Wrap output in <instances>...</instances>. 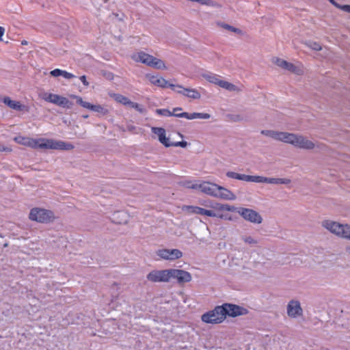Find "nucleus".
<instances>
[{
	"instance_id": "obj_1",
	"label": "nucleus",
	"mask_w": 350,
	"mask_h": 350,
	"mask_svg": "<svg viewBox=\"0 0 350 350\" xmlns=\"http://www.w3.org/2000/svg\"><path fill=\"white\" fill-rule=\"evenodd\" d=\"M226 176L228 178H234L237 180H244L247 182L254 183H265L269 184L280 185L284 184L288 185L291 183V180L288 178H268L260 176H250L246 174H238L234 172H228Z\"/></svg>"
},
{
	"instance_id": "obj_2",
	"label": "nucleus",
	"mask_w": 350,
	"mask_h": 350,
	"mask_svg": "<svg viewBox=\"0 0 350 350\" xmlns=\"http://www.w3.org/2000/svg\"><path fill=\"white\" fill-rule=\"evenodd\" d=\"M31 146L40 149H55V150H72L75 146L71 143L65 142L61 140L39 139L33 140Z\"/></svg>"
},
{
	"instance_id": "obj_3",
	"label": "nucleus",
	"mask_w": 350,
	"mask_h": 350,
	"mask_svg": "<svg viewBox=\"0 0 350 350\" xmlns=\"http://www.w3.org/2000/svg\"><path fill=\"white\" fill-rule=\"evenodd\" d=\"M29 218L39 223L48 224L53 221L55 215L53 211L41 208H33Z\"/></svg>"
},
{
	"instance_id": "obj_4",
	"label": "nucleus",
	"mask_w": 350,
	"mask_h": 350,
	"mask_svg": "<svg viewBox=\"0 0 350 350\" xmlns=\"http://www.w3.org/2000/svg\"><path fill=\"white\" fill-rule=\"evenodd\" d=\"M223 317L230 316L235 317L240 315L246 314L248 310L241 306L232 304H224L222 306H219V309ZM222 317V316H221Z\"/></svg>"
},
{
	"instance_id": "obj_5",
	"label": "nucleus",
	"mask_w": 350,
	"mask_h": 350,
	"mask_svg": "<svg viewBox=\"0 0 350 350\" xmlns=\"http://www.w3.org/2000/svg\"><path fill=\"white\" fill-rule=\"evenodd\" d=\"M202 77L208 82L216 84L219 87L226 89L228 91H239V88L235 85L228 81L220 79V76L217 75L213 73L203 74Z\"/></svg>"
},
{
	"instance_id": "obj_6",
	"label": "nucleus",
	"mask_w": 350,
	"mask_h": 350,
	"mask_svg": "<svg viewBox=\"0 0 350 350\" xmlns=\"http://www.w3.org/2000/svg\"><path fill=\"white\" fill-rule=\"evenodd\" d=\"M152 282H167L171 278V269L164 270H152L146 276Z\"/></svg>"
},
{
	"instance_id": "obj_7",
	"label": "nucleus",
	"mask_w": 350,
	"mask_h": 350,
	"mask_svg": "<svg viewBox=\"0 0 350 350\" xmlns=\"http://www.w3.org/2000/svg\"><path fill=\"white\" fill-rule=\"evenodd\" d=\"M238 213L247 221L254 224H261L262 218L256 211L247 208H241Z\"/></svg>"
},
{
	"instance_id": "obj_8",
	"label": "nucleus",
	"mask_w": 350,
	"mask_h": 350,
	"mask_svg": "<svg viewBox=\"0 0 350 350\" xmlns=\"http://www.w3.org/2000/svg\"><path fill=\"white\" fill-rule=\"evenodd\" d=\"M219 306H217L212 311H209L202 316V320L207 323H219L222 322L226 317H221V313L218 310Z\"/></svg>"
},
{
	"instance_id": "obj_9",
	"label": "nucleus",
	"mask_w": 350,
	"mask_h": 350,
	"mask_svg": "<svg viewBox=\"0 0 350 350\" xmlns=\"http://www.w3.org/2000/svg\"><path fill=\"white\" fill-rule=\"evenodd\" d=\"M286 309L287 314L289 317L296 318L303 314V309L301 307L300 302L297 300H291L287 305Z\"/></svg>"
},
{
	"instance_id": "obj_10",
	"label": "nucleus",
	"mask_w": 350,
	"mask_h": 350,
	"mask_svg": "<svg viewBox=\"0 0 350 350\" xmlns=\"http://www.w3.org/2000/svg\"><path fill=\"white\" fill-rule=\"evenodd\" d=\"M192 189H199L203 193L215 196L218 191V185L216 184L211 183L209 182H204L202 184H196L191 185Z\"/></svg>"
},
{
	"instance_id": "obj_11",
	"label": "nucleus",
	"mask_w": 350,
	"mask_h": 350,
	"mask_svg": "<svg viewBox=\"0 0 350 350\" xmlns=\"http://www.w3.org/2000/svg\"><path fill=\"white\" fill-rule=\"evenodd\" d=\"M322 226L329 230L332 234L340 237L344 224L332 220H324L322 221Z\"/></svg>"
},
{
	"instance_id": "obj_12",
	"label": "nucleus",
	"mask_w": 350,
	"mask_h": 350,
	"mask_svg": "<svg viewBox=\"0 0 350 350\" xmlns=\"http://www.w3.org/2000/svg\"><path fill=\"white\" fill-rule=\"evenodd\" d=\"M171 278H176L178 284H184L191 280V275L183 269H171Z\"/></svg>"
},
{
	"instance_id": "obj_13",
	"label": "nucleus",
	"mask_w": 350,
	"mask_h": 350,
	"mask_svg": "<svg viewBox=\"0 0 350 350\" xmlns=\"http://www.w3.org/2000/svg\"><path fill=\"white\" fill-rule=\"evenodd\" d=\"M275 63L280 68L288 70L292 73L298 75L302 73V70L299 66H297L292 63L288 62L284 59L277 58Z\"/></svg>"
},
{
	"instance_id": "obj_14",
	"label": "nucleus",
	"mask_w": 350,
	"mask_h": 350,
	"mask_svg": "<svg viewBox=\"0 0 350 350\" xmlns=\"http://www.w3.org/2000/svg\"><path fill=\"white\" fill-rule=\"evenodd\" d=\"M294 146L306 150H312L314 148V144L312 141L299 135H297Z\"/></svg>"
},
{
	"instance_id": "obj_15",
	"label": "nucleus",
	"mask_w": 350,
	"mask_h": 350,
	"mask_svg": "<svg viewBox=\"0 0 350 350\" xmlns=\"http://www.w3.org/2000/svg\"><path fill=\"white\" fill-rule=\"evenodd\" d=\"M176 87L183 89V90L177 91L178 93L183 94L188 98L193 99L200 98V93L196 89L185 88L182 85H177Z\"/></svg>"
},
{
	"instance_id": "obj_16",
	"label": "nucleus",
	"mask_w": 350,
	"mask_h": 350,
	"mask_svg": "<svg viewBox=\"0 0 350 350\" xmlns=\"http://www.w3.org/2000/svg\"><path fill=\"white\" fill-rule=\"evenodd\" d=\"M175 117L185 118L189 120H193L195 118L208 119L211 117L209 113H197L193 112L191 113L187 112H183L175 115Z\"/></svg>"
},
{
	"instance_id": "obj_17",
	"label": "nucleus",
	"mask_w": 350,
	"mask_h": 350,
	"mask_svg": "<svg viewBox=\"0 0 350 350\" xmlns=\"http://www.w3.org/2000/svg\"><path fill=\"white\" fill-rule=\"evenodd\" d=\"M3 103L8 105L11 109L17 110V111H28L27 107L21 104L18 101H14L10 99V97H5L3 98Z\"/></svg>"
},
{
	"instance_id": "obj_18",
	"label": "nucleus",
	"mask_w": 350,
	"mask_h": 350,
	"mask_svg": "<svg viewBox=\"0 0 350 350\" xmlns=\"http://www.w3.org/2000/svg\"><path fill=\"white\" fill-rule=\"evenodd\" d=\"M150 81L151 83L161 88L170 87L172 90H174V88L176 87V85L168 83V81L163 77L158 78L155 76H151L150 77Z\"/></svg>"
},
{
	"instance_id": "obj_19",
	"label": "nucleus",
	"mask_w": 350,
	"mask_h": 350,
	"mask_svg": "<svg viewBox=\"0 0 350 350\" xmlns=\"http://www.w3.org/2000/svg\"><path fill=\"white\" fill-rule=\"evenodd\" d=\"M42 98L47 102L61 107V102L63 101L64 97L51 93H44L42 96Z\"/></svg>"
},
{
	"instance_id": "obj_20",
	"label": "nucleus",
	"mask_w": 350,
	"mask_h": 350,
	"mask_svg": "<svg viewBox=\"0 0 350 350\" xmlns=\"http://www.w3.org/2000/svg\"><path fill=\"white\" fill-rule=\"evenodd\" d=\"M215 197H219L224 200H234L236 196L230 190L218 185V191Z\"/></svg>"
},
{
	"instance_id": "obj_21",
	"label": "nucleus",
	"mask_w": 350,
	"mask_h": 350,
	"mask_svg": "<svg viewBox=\"0 0 350 350\" xmlns=\"http://www.w3.org/2000/svg\"><path fill=\"white\" fill-rule=\"evenodd\" d=\"M297 135L287 132H280L279 141L291 144L294 146Z\"/></svg>"
},
{
	"instance_id": "obj_22",
	"label": "nucleus",
	"mask_w": 350,
	"mask_h": 350,
	"mask_svg": "<svg viewBox=\"0 0 350 350\" xmlns=\"http://www.w3.org/2000/svg\"><path fill=\"white\" fill-rule=\"evenodd\" d=\"M154 57V56L149 55L144 51H140L137 53L135 60L149 66L151 61L153 60Z\"/></svg>"
},
{
	"instance_id": "obj_23",
	"label": "nucleus",
	"mask_w": 350,
	"mask_h": 350,
	"mask_svg": "<svg viewBox=\"0 0 350 350\" xmlns=\"http://www.w3.org/2000/svg\"><path fill=\"white\" fill-rule=\"evenodd\" d=\"M88 109L97 112L101 116H105L109 113L108 109H105L100 105H92L90 103Z\"/></svg>"
},
{
	"instance_id": "obj_24",
	"label": "nucleus",
	"mask_w": 350,
	"mask_h": 350,
	"mask_svg": "<svg viewBox=\"0 0 350 350\" xmlns=\"http://www.w3.org/2000/svg\"><path fill=\"white\" fill-rule=\"evenodd\" d=\"M150 67L157 68V69H161L165 70L166 69V66L165 65V63L161 59H157L156 57H154L153 60L151 61L150 65L148 66Z\"/></svg>"
},
{
	"instance_id": "obj_25",
	"label": "nucleus",
	"mask_w": 350,
	"mask_h": 350,
	"mask_svg": "<svg viewBox=\"0 0 350 350\" xmlns=\"http://www.w3.org/2000/svg\"><path fill=\"white\" fill-rule=\"evenodd\" d=\"M261 134L279 141L280 132L273 130H262Z\"/></svg>"
},
{
	"instance_id": "obj_26",
	"label": "nucleus",
	"mask_w": 350,
	"mask_h": 350,
	"mask_svg": "<svg viewBox=\"0 0 350 350\" xmlns=\"http://www.w3.org/2000/svg\"><path fill=\"white\" fill-rule=\"evenodd\" d=\"M241 240L243 241L245 243L250 245L251 247H257L259 243L257 239H254L252 236L250 235L242 236Z\"/></svg>"
},
{
	"instance_id": "obj_27",
	"label": "nucleus",
	"mask_w": 350,
	"mask_h": 350,
	"mask_svg": "<svg viewBox=\"0 0 350 350\" xmlns=\"http://www.w3.org/2000/svg\"><path fill=\"white\" fill-rule=\"evenodd\" d=\"M194 214L201 215H206L208 217L216 216V213L214 211H211V210H206L205 208H201L199 206H196V210H195Z\"/></svg>"
},
{
	"instance_id": "obj_28",
	"label": "nucleus",
	"mask_w": 350,
	"mask_h": 350,
	"mask_svg": "<svg viewBox=\"0 0 350 350\" xmlns=\"http://www.w3.org/2000/svg\"><path fill=\"white\" fill-rule=\"evenodd\" d=\"M152 131L159 137V142L165 141V130L161 127H152Z\"/></svg>"
},
{
	"instance_id": "obj_29",
	"label": "nucleus",
	"mask_w": 350,
	"mask_h": 350,
	"mask_svg": "<svg viewBox=\"0 0 350 350\" xmlns=\"http://www.w3.org/2000/svg\"><path fill=\"white\" fill-rule=\"evenodd\" d=\"M183 256V252L178 250V249H172L170 250V254L168 260H174L178 259Z\"/></svg>"
},
{
	"instance_id": "obj_30",
	"label": "nucleus",
	"mask_w": 350,
	"mask_h": 350,
	"mask_svg": "<svg viewBox=\"0 0 350 350\" xmlns=\"http://www.w3.org/2000/svg\"><path fill=\"white\" fill-rule=\"evenodd\" d=\"M217 25L219 27H221L226 30H228L230 31L234 32L237 34H242V31L240 29L232 27L228 24H226L224 23H218Z\"/></svg>"
},
{
	"instance_id": "obj_31",
	"label": "nucleus",
	"mask_w": 350,
	"mask_h": 350,
	"mask_svg": "<svg viewBox=\"0 0 350 350\" xmlns=\"http://www.w3.org/2000/svg\"><path fill=\"white\" fill-rule=\"evenodd\" d=\"M214 208L221 211H230L234 212L236 210V208L233 206H230L228 204H216L215 206H213Z\"/></svg>"
},
{
	"instance_id": "obj_32",
	"label": "nucleus",
	"mask_w": 350,
	"mask_h": 350,
	"mask_svg": "<svg viewBox=\"0 0 350 350\" xmlns=\"http://www.w3.org/2000/svg\"><path fill=\"white\" fill-rule=\"evenodd\" d=\"M340 237L342 239L350 240V225L345 224L342 228Z\"/></svg>"
},
{
	"instance_id": "obj_33",
	"label": "nucleus",
	"mask_w": 350,
	"mask_h": 350,
	"mask_svg": "<svg viewBox=\"0 0 350 350\" xmlns=\"http://www.w3.org/2000/svg\"><path fill=\"white\" fill-rule=\"evenodd\" d=\"M226 118L228 121L237 122H241L243 120V118L241 115L239 114H232L229 113L226 115Z\"/></svg>"
},
{
	"instance_id": "obj_34",
	"label": "nucleus",
	"mask_w": 350,
	"mask_h": 350,
	"mask_svg": "<svg viewBox=\"0 0 350 350\" xmlns=\"http://www.w3.org/2000/svg\"><path fill=\"white\" fill-rule=\"evenodd\" d=\"M70 97L74 99H76L77 103L79 104V105H81V107L88 109L90 103L83 100L81 97L77 96V95H70Z\"/></svg>"
},
{
	"instance_id": "obj_35",
	"label": "nucleus",
	"mask_w": 350,
	"mask_h": 350,
	"mask_svg": "<svg viewBox=\"0 0 350 350\" xmlns=\"http://www.w3.org/2000/svg\"><path fill=\"white\" fill-rule=\"evenodd\" d=\"M156 253L161 258L168 260L170 249H161L157 250Z\"/></svg>"
},
{
	"instance_id": "obj_36",
	"label": "nucleus",
	"mask_w": 350,
	"mask_h": 350,
	"mask_svg": "<svg viewBox=\"0 0 350 350\" xmlns=\"http://www.w3.org/2000/svg\"><path fill=\"white\" fill-rule=\"evenodd\" d=\"M156 113L160 116H175L176 113L174 112H171L168 109H158L156 110Z\"/></svg>"
},
{
	"instance_id": "obj_37",
	"label": "nucleus",
	"mask_w": 350,
	"mask_h": 350,
	"mask_svg": "<svg viewBox=\"0 0 350 350\" xmlns=\"http://www.w3.org/2000/svg\"><path fill=\"white\" fill-rule=\"evenodd\" d=\"M72 105L73 103L66 97H64L63 101L61 102V107L66 109H71Z\"/></svg>"
},
{
	"instance_id": "obj_38",
	"label": "nucleus",
	"mask_w": 350,
	"mask_h": 350,
	"mask_svg": "<svg viewBox=\"0 0 350 350\" xmlns=\"http://www.w3.org/2000/svg\"><path fill=\"white\" fill-rule=\"evenodd\" d=\"M183 211L187 212L189 214H194L196 206H189V205H184L182 207Z\"/></svg>"
},
{
	"instance_id": "obj_39",
	"label": "nucleus",
	"mask_w": 350,
	"mask_h": 350,
	"mask_svg": "<svg viewBox=\"0 0 350 350\" xmlns=\"http://www.w3.org/2000/svg\"><path fill=\"white\" fill-rule=\"evenodd\" d=\"M308 46L313 50L314 51H320L321 50V46L320 45L319 43L318 42H310Z\"/></svg>"
},
{
	"instance_id": "obj_40",
	"label": "nucleus",
	"mask_w": 350,
	"mask_h": 350,
	"mask_svg": "<svg viewBox=\"0 0 350 350\" xmlns=\"http://www.w3.org/2000/svg\"><path fill=\"white\" fill-rule=\"evenodd\" d=\"M116 100L120 102V103L123 105H126V103L129 100V98L126 96H124L122 95H118L116 97Z\"/></svg>"
},
{
	"instance_id": "obj_41",
	"label": "nucleus",
	"mask_w": 350,
	"mask_h": 350,
	"mask_svg": "<svg viewBox=\"0 0 350 350\" xmlns=\"http://www.w3.org/2000/svg\"><path fill=\"white\" fill-rule=\"evenodd\" d=\"M62 71H63L62 70L57 68V69H55V70L51 71L50 74L51 76L57 77L59 76H62Z\"/></svg>"
},
{
	"instance_id": "obj_42",
	"label": "nucleus",
	"mask_w": 350,
	"mask_h": 350,
	"mask_svg": "<svg viewBox=\"0 0 350 350\" xmlns=\"http://www.w3.org/2000/svg\"><path fill=\"white\" fill-rule=\"evenodd\" d=\"M133 108L135 109L137 111H139L141 113H146V109L142 105H140L139 104H138L137 103H135V105H134V107Z\"/></svg>"
},
{
	"instance_id": "obj_43",
	"label": "nucleus",
	"mask_w": 350,
	"mask_h": 350,
	"mask_svg": "<svg viewBox=\"0 0 350 350\" xmlns=\"http://www.w3.org/2000/svg\"><path fill=\"white\" fill-rule=\"evenodd\" d=\"M187 146V142L186 141H181L178 142H174L172 144V146H179L182 148H185Z\"/></svg>"
},
{
	"instance_id": "obj_44",
	"label": "nucleus",
	"mask_w": 350,
	"mask_h": 350,
	"mask_svg": "<svg viewBox=\"0 0 350 350\" xmlns=\"http://www.w3.org/2000/svg\"><path fill=\"white\" fill-rule=\"evenodd\" d=\"M62 76H63L64 78H66V79H72V78H74V77H75V75H72V74H71V73H70V72H66V71H65V70H63V71H62Z\"/></svg>"
},
{
	"instance_id": "obj_45",
	"label": "nucleus",
	"mask_w": 350,
	"mask_h": 350,
	"mask_svg": "<svg viewBox=\"0 0 350 350\" xmlns=\"http://www.w3.org/2000/svg\"><path fill=\"white\" fill-rule=\"evenodd\" d=\"M162 144H163L165 147H170L172 146L173 143L170 142V139L165 137V141L161 142Z\"/></svg>"
},
{
	"instance_id": "obj_46",
	"label": "nucleus",
	"mask_w": 350,
	"mask_h": 350,
	"mask_svg": "<svg viewBox=\"0 0 350 350\" xmlns=\"http://www.w3.org/2000/svg\"><path fill=\"white\" fill-rule=\"evenodd\" d=\"M345 12L350 13V5H339V7L338 8Z\"/></svg>"
},
{
	"instance_id": "obj_47",
	"label": "nucleus",
	"mask_w": 350,
	"mask_h": 350,
	"mask_svg": "<svg viewBox=\"0 0 350 350\" xmlns=\"http://www.w3.org/2000/svg\"><path fill=\"white\" fill-rule=\"evenodd\" d=\"M79 79L84 85H85V86L89 85V83L87 81L86 77L85 75L81 76Z\"/></svg>"
},
{
	"instance_id": "obj_48",
	"label": "nucleus",
	"mask_w": 350,
	"mask_h": 350,
	"mask_svg": "<svg viewBox=\"0 0 350 350\" xmlns=\"http://www.w3.org/2000/svg\"><path fill=\"white\" fill-rule=\"evenodd\" d=\"M215 217L221 218V219H230V217H228L226 215H224V214H217L216 213V216Z\"/></svg>"
},
{
	"instance_id": "obj_49",
	"label": "nucleus",
	"mask_w": 350,
	"mask_h": 350,
	"mask_svg": "<svg viewBox=\"0 0 350 350\" xmlns=\"http://www.w3.org/2000/svg\"><path fill=\"white\" fill-rule=\"evenodd\" d=\"M136 103H134V102H132L131 100H130L129 99V100L126 103V105H127L131 108H133L134 107V105H135Z\"/></svg>"
},
{
	"instance_id": "obj_50",
	"label": "nucleus",
	"mask_w": 350,
	"mask_h": 350,
	"mask_svg": "<svg viewBox=\"0 0 350 350\" xmlns=\"http://www.w3.org/2000/svg\"><path fill=\"white\" fill-rule=\"evenodd\" d=\"M5 29L3 27H0V41H2V36H3Z\"/></svg>"
},
{
	"instance_id": "obj_51",
	"label": "nucleus",
	"mask_w": 350,
	"mask_h": 350,
	"mask_svg": "<svg viewBox=\"0 0 350 350\" xmlns=\"http://www.w3.org/2000/svg\"><path fill=\"white\" fill-rule=\"evenodd\" d=\"M330 1V3L334 5L336 8H338L339 7V3H338L337 2H336L334 0H329Z\"/></svg>"
},
{
	"instance_id": "obj_52",
	"label": "nucleus",
	"mask_w": 350,
	"mask_h": 350,
	"mask_svg": "<svg viewBox=\"0 0 350 350\" xmlns=\"http://www.w3.org/2000/svg\"><path fill=\"white\" fill-rule=\"evenodd\" d=\"M193 185V184H191V182H187V183H186L185 184V187H186L187 188H191V189H192V187H191V185Z\"/></svg>"
},
{
	"instance_id": "obj_53",
	"label": "nucleus",
	"mask_w": 350,
	"mask_h": 350,
	"mask_svg": "<svg viewBox=\"0 0 350 350\" xmlns=\"http://www.w3.org/2000/svg\"><path fill=\"white\" fill-rule=\"evenodd\" d=\"M182 110V108L180 107H176L174 109L173 111L174 113H176L175 112L177 111V112H179V111H181Z\"/></svg>"
},
{
	"instance_id": "obj_54",
	"label": "nucleus",
	"mask_w": 350,
	"mask_h": 350,
	"mask_svg": "<svg viewBox=\"0 0 350 350\" xmlns=\"http://www.w3.org/2000/svg\"><path fill=\"white\" fill-rule=\"evenodd\" d=\"M107 78L109 79H113V74L111 72H109L107 75Z\"/></svg>"
},
{
	"instance_id": "obj_55",
	"label": "nucleus",
	"mask_w": 350,
	"mask_h": 350,
	"mask_svg": "<svg viewBox=\"0 0 350 350\" xmlns=\"http://www.w3.org/2000/svg\"><path fill=\"white\" fill-rule=\"evenodd\" d=\"M346 252L350 254V245L346 247Z\"/></svg>"
},
{
	"instance_id": "obj_56",
	"label": "nucleus",
	"mask_w": 350,
	"mask_h": 350,
	"mask_svg": "<svg viewBox=\"0 0 350 350\" xmlns=\"http://www.w3.org/2000/svg\"><path fill=\"white\" fill-rule=\"evenodd\" d=\"M83 118H88V115H83Z\"/></svg>"
},
{
	"instance_id": "obj_57",
	"label": "nucleus",
	"mask_w": 350,
	"mask_h": 350,
	"mask_svg": "<svg viewBox=\"0 0 350 350\" xmlns=\"http://www.w3.org/2000/svg\"><path fill=\"white\" fill-rule=\"evenodd\" d=\"M25 43H27V41H25V42H22V44H24Z\"/></svg>"
},
{
	"instance_id": "obj_58",
	"label": "nucleus",
	"mask_w": 350,
	"mask_h": 350,
	"mask_svg": "<svg viewBox=\"0 0 350 350\" xmlns=\"http://www.w3.org/2000/svg\"><path fill=\"white\" fill-rule=\"evenodd\" d=\"M25 43H27V41H25V42H22V44H24Z\"/></svg>"
},
{
	"instance_id": "obj_59",
	"label": "nucleus",
	"mask_w": 350,
	"mask_h": 350,
	"mask_svg": "<svg viewBox=\"0 0 350 350\" xmlns=\"http://www.w3.org/2000/svg\"><path fill=\"white\" fill-rule=\"evenodd\" d=\"M25 43H27V41H25V42H22V44H24Z\"/></svg>"
}]
</instances>
